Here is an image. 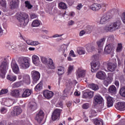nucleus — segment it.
<instances>
[{"label":"nucleus","instance_id":"obj_39","mask_svg":"<svg viewBox=\"0 0 125 125\" xmlns=\"http://www.w3.org/2000/svg\"><path fill=\"white\" fill-rule=\"evenodd\" d=\"M89 86L90 88H91V89H93V90H98V89H99L98 85L94 83L90 84Z\"/></svg>","mask_w":125,"mask_h":125},{"label":"nucleus","instance_id":"obj_14","mask_svg":"<svg viewBox=\"0 0 125 125\" xmlns=\"http://www.w3.org/2000/svg\"><path fill=\"white\" fill-rule=\"evenodd\" d=\"M112 19H113L112 16H103L100 20V23L103 25V24H106L107 22L111 21Z\"/></svg>","mask_w":125,"mask_h":125},{"label":"nucleus","instance_id":"obj_10","mask_svg":"<svg viewBox=\"0 0 125 125\" xmlns=\"http://www.w3.org/2000/svg\"><path fill=\"white\" fill-rule=\"evenodd\" d=\"M43 117H44V113L42 110H40L38 113L36 114L35 120L37 121L38 124H41L42 122Z\"/></svg>","mask_w":125,"mask_h":125},{"label":"nucleus","instance_id":"obj_34","mask_svg":"<svg viewBox=\"0 0 125 125\" xmlns=\"http://www.w3.org/2000/svg\"><path fill=\"white\" fill-rule=\"evenodd\" d=\"M29 109L31 111H35L37 109V103L35 102L32 103L29 106Z\"/></svg>","mask_w":125,"mask_h":125},{"label":"nucleus","instance_id":"obj_43","mask_svg":"<svg viewBox=\"0 0 125 125\" xmlns=\"http://www.w3.org/2000/svg\"><path fill=\"white\" fill-rule=\"evenodd\" d=\"M59 6L60 8H61L62 9H66L67 8V5H66L65 3L62 2L59 3Z\"/></svg>","mask_w":125,"mask_h":125},{"label":"nucleus","instance_id":"obj_60","mask_svg":"<svg viewBox=\"0 0 125 125\" xmlns=\"http://www.w3.org/2000/svg\"><path fill=\"white\" fill-rule=\"evenodd\" d=\"M83 7V5H82V3L79 4L76 7L77 9L78 10H80L81 8Z\"/></svg>","mask_w":125,"mask_h":125},{"label":"nucleus","instance_id":"obj_35","mask_svg":"<svg viewBox=\"0 0 125 125\" xmlns=\"http://www.w3.org/2000/svg\"><path fill=\"white\" fill-rule=\"evenodd\" d=\"M77 53L80 55H83V54H85V50L83 48H78L77 49Z\"/></svg>","mask_w":125,"mask_h":125},{"label":"nucleus","instance_id":"obj_45","mask_svg":"<svg viewBox=\"0 0 125 125\" xmlns=\"http://www.w3.org/2000/svg\"><path fill=\"white\" fill-rule=\"evenodd\" d=\"M123 49V45L122 43H118V45L116 48V52H121Z\"/></svg>","mask_w":125,"mask_h":125},{"label":"nucleus","instance_id":"obj_3","mask_svg":"<svg viewBox=\"0 0 125 125\" xmlns=\"http://www.w3.org/2000/svg\"><path fill=\"white\" fill-rule=\"evenodd\" d=\"M4 60L0 66V76H2V77H4L8 69V62H7L8 59L6 58Z\"/></svg>","mask_w":125,"mask_h":125},{"label":"nucleus","instance_id":"obj_17","mask_svg":"<svg viewBox=\"0 0 125 125\" xmlns=\"http://www.w3.org/2000/svg\"><path fill=\"white\" fill-rule=\"evenodd\" d=\"M96 77L100 80H105L106 79V73L104 71H99L96 74Z\"/></svg>","mask_w":125,"mask_h":125},{"label":"nucleus","instance_id":"obj_40","mask_svg":"<svg viewBox=\"0 0 125 125\" xmlns=\"http://www.w3.org/2000/svg\"><path fill=\"white\" fill-rule=\"evenodd\" d=\"M71 92V87H66L63 90V94L64 95H68Z\"/></svg>","mask_w":125,"mask_h":125},{"label":"nucleus","instance_id":"obj_26","mask_svg":"<svg viewBox=\"0 0 125 125\" xmlns=\"http://www.w3.org/2000/svg\"><path fill=\"white\" fill-rule=\"evenodd\" d=\"M68 45H69L68 44H63L62 45H61L59 49L60 52H62L63 54H64V53L67 51V48L68 47Z\"/></svg>","mask_w":125,"mask_h":125},{"label":"nucleus","instance_id":"obj_41","mask_svg":"<svg viewBox=\"0 0 125 125\" xmlns=\"http://www.w3.org/2000/svg\"><path fill=\"white\" fill-rule=\"evenodd\" d=\"M24 3L25 4V7L28 9H31L33 7V5L31 4V2L29 1H25Z\"/></svg>","mask_w":125,"mask_h":125},{"label":"nucleus","instance_id":"obj_15","mask_svg":"<svg viewBox=\"0 0 125 125\" xmlns=\"http://www.w3.org/2000/svg\"><path fill=\"white\" fill-rule=\"evenodd\" d=\"M91 66L93 71H97L100 68V62L97 61L96 62H92Z\"/></svg>","mask_w":125,"mask_h":125},{"label":"nucleus","instance_id":"obj_48","mask_svg":"<svg viewBox=\"0 0 125 125\" xmlns=\"http://www.w3.org/2000/svg\"><path fill=\"white\" fill-rule=\"evenodd\" d=\"M92 62H96V61H99V56L98 55H94L92 58Z\"/></svg>","mask_w":125,"mask_h":125},{"label":"nucleus","instance_id":"obj_27","mask_svg":"<svg viewBox=\"0 0 125 125\" xmlns=\"http://www.w3.org/2000/svg\"><path fill=\"white\" fill-rule=\"evenodd\" d=\"M101 8V5L98 3H94L91 6V9L93 11H98Z\"/></svg>","mask_w":125,"mask_h":125},{"label":"nucleus","instance_id":"obj_4","mask_svg":"<svg viewBox=\"0 0 125 125\" xmlns=\"http://www.w3.org/2000/svg\"><path fill=\"white\" fill-rule=\"evenodd\" d=\"M104 69L105 71H109V72H114L117 68V63H112V62H104L103 64ZM107 69V70L106 69Z\"/></svg>","mask_w":125,"mask_h":125},{"label":"nucleus","instance_id":"obj_29","mask_svg":"<svg viewBox=\"0 0 125 125\" xmlns=\"http://www.w3.org/2000/svg\"><path fill=\"white\" fill-rule=\"evenodd\" d=\"M26 42L27 43V44H28V45H34V46L39 45V44H40V42L38 41H33L29 40H27Z\"/></svg>","mask_w":125,"mask_h":125},{"label":"nucleus","instance_id":"obj_42","mask_svg":"<svg viewBox=\"0 0 125 125\" xmlns=\"http://www.w3.org/2000/svg\"><path fill=\"white\" fill-rule=\"evenodd\" d=\"M23 82L27 83V84H30V83H31V80H30V76H24L23 78Z\"/></svg>","mask_w":125,"mask_h":125},{"label":"nucleus","instance_id":"obj_16","mask_svg":"<svg viewBox=\"0 0 125 125\" xmlns=\"http://www.w3.org/2000/svg\"><path fill=\"white\" fill-rule=\"evenodd\" d=\"M76 75L77 76V79H80V78H84V76H85V70L79 68L77 71Z\"/></svg>","mask_w":125,"mask_h":125},{"label":"nucleus","instance_id":"obj_38","mask_svg":"<svg viewBox=\"0 0 125 125\" xmlns=\"http://www.w3.org/2000/svg\"><path fill=\"white\" fill-rule=\"evenodd\" d=\"M42 88V82H40L39 83H38L35 87V89L36 91L37 90H41Z\"/></svg>","mask_w":125,"mask_h":125},{"label":"nucleus","instance_id":"obj_50","mask_svg":"<svg viewBox=\"0 0 125 125\" xmlns=\"http://www.w3.org/2000/svg\"><path fill=\"white\" fill-rule=\"evenodd\" d=\"M21 86V82H16L13 84V87H19V86Z\"/></svg>","mask_w":125,"mask_h":125},{"label":"nucleus","instance_id":"obj_54","mask_svg":"<svg viewBox=\"0 0 125 125\" xmlns=\"http://www.w3.org/2000/svg\"><path fill=\"white\" fill-rule=\"evenodd\" d=\"M74 24H75V21L72 20L69 21L67 22V26H68V27H71V26H73Z\"/></svg>","mask_w":125,"mask_h":125},{"label":"nucleus","instance_id":"obj_9","mask_svg":"<svg viewBox=\"0 0 125 125\" xmlns=\"http://www.w3.org/2000/svg\"><path fill=\"white\" fill-rule=\"evenodd\" d=\"M62 110L59 109H56L53 112L52 115V120L53 121H56L60 119V114Z\"/></svg>","mask_w":125,"mask_h":125},{"label":"nucleus","instance_id":"obj_1","mask_svg":"<svg viewBox=\"0 0 125 125\" xmlns=\"http://www.w3.org/2000/svg\"><path fill=\"white\" fill-rule=\"evenodd\" d=\"M122 24L121 20L119 18L117 19L116 22H112L108 25L104 26L101 30L102 33H112L117 31L118 29H120V26Z\"/></svg>","mask_w":125,"mask_h":125},{"label":"nucleus","instance_id":"obj_57","mask_svg":"<svg viewBox=\"0 0 125 125\" xmlns=\"http://www.w3.org/2000/svg\"><path fill=\"white\" fill-rule=\"evenodd\" d=\"M56 107H61V108H63V103H62V102H59L56 104Z\"/></svg>","mask_w":125,"mask_h":125},{"label":"nucleus","instance_id":"obj_36","mask_svg":"<svg viewBox=\"0 0 125 125\" xmlns=\"http://www.w3.org/2000/svg\"><path fill=\"white\" fill-rule=\"evenodd\" d=\"M40 25H41L40 21L38 20H36L32 22L31 26L32 27H39Z\"/></svg>","mask_w":125,"mask_h":125},{"label":"nucleus","instance_id":"obj_24","mask_svg":"<svg viewBox=\"0 0 125 125\" xmlns=\"http://www.w3.org/2000/svg\"><path fill=\"white\" fill-rule=\"evenodd\" d=\"M94 92L93 91H89L83 93V98H92L93 97Z\"/></svg>","mask_w":125,"mask_h":125},{"label":"nucleus","instance_id":"obj_12","mask_svg":"<svg viewBox=\"0 0 125 125\" xmlns=\"http://www.w3.org/2000/svg\"><path fill=\"white\" fill-rule=\"evenodd\" d=\"M11 67L12 68L13 72H14L15 74H19V67L18 66V65H17V63H16V62L15 61V60H12Z\"/></svg>","mask_w":125,"mask_h":125},{"label":"nucleus","instance_id":"obj_6","mask_svg":"<svg viewBox=\"0 0 125 125\" xmlns=\"http://www.w3.org/2000/svg\"><path fill=\"white\" fill-rule=\"evenodd\" d=\"M19 64L21 69H27L28 67H30L29 59L27 58H24L22 60H21Z\"/></svg>","mask_w":125,"mask_h":125},{"label":"nucleus","instance_id":"obj_22","mask_svg":"<svg viewBox=\"0 0 125 125\" xmlns=\"http://www.w3.org/2000/svg\"><path fill=\"white\" fill-rule=\"evenodd\" d=\"M32 94V90L28 89H25L22 94H21V98H26L29 97Z\"/></svg>","mask_w":125,"mask_h":125},{"label":"nucleus","instance_id":"obj_32","mask_svg":"<svg viewBox=\"0 0 125 125\" xmlns=\"http://www.w3.org/2000/svg\"><path fill=\"white\" fill-rule=\"evenodd\" d=\"M112 81H113V77H111L110 78H108L104 81V84L106 86H107L109 85V83H112Z\"/></svg>","mask_w":125,"mask_h":125},{"label":"nucleus","instance_id":"obj_58","mask_svg":"<svg viewBox=\"0 0 125 125\" xmlns=\"http://www.w3.org/2000/svg\"><path fill=\"white\" fill-rule=\"evenodd\" d=\"M83 109H88L89 108V104H84L83 105Z\"/></svg>","mask_w":125,"mask_h":125},{"label":"nucleus","instance_id":"obj_64","mask_svg":"<svg viewBox=\"0 0 125 125\" xmlns=\"http://www.w3.org/2000/svg\"><path fill=\"white\" fill-rule=\"evenodd\" d=\"M109 39L111 41H114V40L115 39V38L114 37V35H111L109 36Z\"/></svg>","mask_w":125,"mask_h":125},{"label":"nucleus","instance_id":"obj_25","mask_svg":"<svg viewBox=\"0 0 125 125\" xmlns=\"http://www.w3.org/2000/svg\"><path fill=\"white\" fill-rule=\"evenodd\" d=\"M86 49L88 52H93L95 51V46L93 44H88L86 47Z\"/></svg>","mask_w":125,"mask_h":125},{"label":"nucleus","instance_id":"obj_33","mask_svg":"<svg viewBox=\"0 0 125 125\" xmlns=\"http://www.w3.org/2000/svg\"><path fill=\"white\" fill-rule=\"evenodd\" d=\"M57 73L59 76H61V75H63V74L65 73V70L64 67H58Z\"/></svg>","mask_w":125,"mask_h":125},{"label":"nucleus","instance_id":"obj_31","mask_svg":"<svg viewBox=\"0 0 125 125\" xmlns=\"http://www.w3.org/2000/svg\"><path fill=\"white\" fill-rule=\"evenodd\" d=\"M108 91L110 93H112L113 94H115L116 92H117V88L115 85H111L109 87Z\"/></svg>","mask_w":125,"mask_h":125},{"label":"nucleus","instance_id":"obj_8","mask_svg":"<svg viewBox=\"0 0 125 125\" xmlns=\"http://www.w3.org/2000/svg\"><path fill=\"white\" fill-rule=\"evenodd\" d=\"M21 91H22V90L21 89H16L12 90L10 94L11 96H13V97H15L16 98H22V94L21 93Z\"/></svg>","mask_w":125,"mask_h":125},{"label":"nucleus","instance_id":"obj_52","mask_svg":"<svg viewBox=\"0 0 125 125\" xmlns=\"http://www.w3.org/2000/svg\"><path fill=\"white\" fill-rule=\"evenodd\" d=\"M8 92L7 89H2L0 92V95H2V94H5Z\"/></svg>","mask_w":125,"mask_h":125},{"label":"nucleus","instance_id":"obj_19","mask_svg":"<svg viewBox=\"0 0 125 125\" xmlns=\"http://www.w3.org/2000/svg\"><path fill=\"white\" fill-rule=\"evenodd\" d=\"M105 41H106V38L104 37L97 41L96 43L98 47L99 48H103Z\"/></svg>","mask_w":125,"mask_h":125},{"label":"nucleus","instance_id":"obj_46","mask_svg":"<svg viewBox=\"0 0 125 125\" xmlns=\"http://www.w3.org/2000/svg\"><path fill=\"white\" fill-rule=\"evenodd\" d=\"M120 94L122 96H123V97H125V86L120 89Z\"/></svg>","mask_w":125,"mask_h":125},{"label":"nucleus","instance_id":"obj_13","mask_svg":"<svg viewBox=\"0 0 125 125\" xmlns=\"http://www.w3.org/2000/svg\"><path fill=\"white\" fill-rule=\"evenodd\" d=\"M31 75L32 78L33 79L34 82H38L40 80V78H41V75L40 74V72L38 71H36L35 70L31 72Z\"/></svg>","mask_w":125,"mask_h":125},{"label":"nucleus","instance_id":"obj_23","mask_svg":"<svg viewBox=\"0 0 125 125\" xmlns=\"http://www.w3.org/2000/svg\"><path fill=\"white\" fill-rule=\"evenodd\" d=\"M32 58L33 64H35L36 66H39L41 62H40L39 57L37 55H33Z\"/></svg>","mask_w":125,"mask_h":125},{"label":"nucleus","instance_id":"obj_56","mask_svg":"<svg viewBox=\"0 0 125 125\" xmlns=\"http://www.w3.org/2000/svg\"><path fill=\"white\" fill-rule=\"evenodd\" d=\"M0 112L2 114H5L7 112V109L4 107H2L0 109Z\"/></svg>","mask_w":125,"mask_h":125},{"label":"nucleus","instance_id":"obj_55","mask_svg":"<svg viewBox=\"0 0 125 125\" xmlns=\"http://www.w3.org/2000/svg\"><path fill=\"white\" fill-rule=\"evenodd\" d=\"M17 15L18 16H28V14L23 12H21V13H17Z\"/></svg>","mask_w":125,"mask_h":125},{"label":"nucleus","instance_id":"obj_30","mask_svg":"<svg viewBox=\"0 0 125 125\" xmlns=\"http://www.w3.org/2000/svg\"><path fill=\"white\" fill-rule=\"evenodd\" d=\"M107 107H112L113 106V98L108 96L107 97Z\"/></svg>","mask_w":125,"mask_h":125},{"label":"nucleus","instance_id":"obj_7","mask_svg":"<svg viewBox=\"0 0 125 125\" xmlns=\"http://www.w3.org/2000/svg\"><path fill=\"white\" fill-rule=\"evenodd\" d=\"M103 102H104V100L100 95H96L94 97V106H96V105H98V104H102Z\"/></svg>","mask_w":125,"mask_h":125},{"label":"nucleus","instance_id":"obj_37","mask_svg":"<svg viewBox=\"0 0 125 125\" xmlns=\"http://www.w3.org/2000/svg\"><path fill=\"white\" fill-rule=\"evenodd\" d=\"M7 79L11 82H15V81H16L17 77L14 75H8L7 76Z\"/></svg>","mask_w":125,"mask_h":125},{"label":"nucleus","instance_id":"obj_2","mask_svg":"<svg viewBox=\"0 0 125 125\" xmlns=\"http://www.w3.org/2000/svg\"><path fill=\"white\" fill-rule=\"evenodd\" d=\"M16 18L19 22L18 26L21 28H25L27 24L29 23V17L28 16H16Z\"/></svg>","mask_w":125,"mask_h":125},{"label":"nucleus","instance_id":"obj_18","mask_svg":"<svg viewBox=\"0 0 125 125\" xmlns=\"http://www.w3.org/2000/svg\"><path fill=\"white\" fill-rule=\"evenodd\" d=\"M43 96L47 99H50L53 96V92L47 90L44 91Z\"/></svg>","mask_w":125,"mask_h":125},{"label":"nucleus","instance_id":"obj_47","mask_svg":"<svg viewBox=\"0 0 125 125\" xmlns=\"http://www.w3.org/2000/svg\"><path fill=\"white\" fill-rule=\"evenodd\" d=\"M90 114L91 115V118H93V117H96V115H97L96 114V111H95L94 109H91Z\"/></svg>","mask_w":125,"mask_h":125},{"label":"nucleus","instance_id":"obj_63","mask_svg":"<svg viewBox=\"0 0 125 125\" xmlns=\"http://www.w3.org/2000/svg\"><path fill=\"white\" fill-rule=\"evenodd\" d=\"M62 36H63V34H61V35L56 34L53 35L52 38H59L60 37H62Z\"/></svg>","mask_w":125,"mask_h":125},{"label":"nucleus","instance_id":"obj_28","mask_svg":"<svg viewBox=\"0 0 125 125\" xmlns=\"http://www.w3.org/2000/svg\"><path fill=\"white\" fill-rule=\"evenodd\" d=\"M19 4V0H12L10 3L11 8H16Z\"/></svg>","mask_w":125,"mask_h":125},{"label":"nucleus","instance_id":"obj_11","mask_svg":"<svg viewBox=\"0 0 125 125\" xmlns=\"http://www.w3.org/2000/svg\"><path fill=\"white\" fill-rule=\"evenodd\" d=\"M21 113H22V109L19 106H15L13 110L11 112V115L13 117H17V116H19Z\"/></svg>","mask_w":125,"mask_h":125},{"label":"nucleus","instance_id":"obj_5","mask_svg":"<svg viewBox=\"0 0 125 125\" xmlns=\"http://www.w3.org/2000/svg\"><path fill=\"white\" fill-rule=\"evenodd\" d=\"M41 61L45 65H47L49 69H54L55 66H54V63H53V61L52 59H49L48 62L47 63V59L44 57H41Z\"/></svg>","mask_w":125,"mask_h":125},{"label":"nucleus","instance_id":"obj_49","mask_svg":"<svg viewBox=\"0 0 125 125\" xmlns=\"http://www.w3.org/2000/svg\"><path fill=\"white\" fill-rule=\"evenodd\" d=\"M85 30L88 34L89 33H91V31H92V28L90 26H87L85 27Z\"/></svg>","mask_w":125,"mask_h":125},{"label":"nucleus","instance_id":"obj_61","mask_svg":"<svg viewBox=\"0 0 125 125\" xmlns=\"http://www.w3.org/2000/svg\"><path fill=\"white\" fill-rule=\"evenodd\" d=\"M84 34H85V31L84 30H82L79 33V36H80V37H82V36H83Z\"/></svg>","mask_w":125,"mask_h":125},{"label":"nucleus","instance_id":"obj_62","mask_svg":"<svg viewBox=\"0 0 125 125\" xmlns=\"http://www.w3.org/2000/svg\"><path fill=\"white\" fill-rule=\"evenodd\" d=\"M69 54L70 56H72V57H76V55H75V53H74V51L73 50L70 51Z\"/></svg>","mask_w":125,"mask_h":125},{"label":"nucleus","instance_id":"obj_20","mask_svg":"<svg viewBox=\"0 0 125 125\" xmlns=\"http://www.w3.org/2000/svg\"><path fill=\"white\" fill-rule=\"evenodd\" d=\"M116 109L119 111H124L125 110V102H119L117 104Z\"/></svg>","mask_w":125,"mask_h":125},{"label":"nucleus","instance_id":"obj_44","mask_svg":"<svg viewBox=\"0 0 125 125\" xmlns=\"http://www.w3.org/2000/svg\"><path fill=\"white\" fill-rule=\"evenodd\" d=\"M94 124L96 125H103V122L101 120L96 119L94 120Z\"/></svg>","mask_w":125,"mask_h":125},{"label":"nucleus","instance_id":"obj_59","mask_svg":"<svg viewBox=\"0 0 125 125\" xmlns=\"http://www.w3.org/2000/svg\"><path fill=\"white\" fill-rule=\"evenodd\" d=\"M101 104V105L100 107V109H101V110H105V109H106V105H104L103 103Z\"/></svg>","mask_w":125,"mask_h":125},{"label":"nucleus","instance_id":"obj_21","mask_svg":"<svg viewBox=\"0 0 125 125\" xmlns=\"http://www.w3.org/2000/svg\"><path fill=\"white\" fill-rule=\"evenodd\" d=\"M112 49H113V45L112 44H108L106 45L104 48V53L105 54H110L111 53V51H112Z\"/></svg>","mask_w":125,"mask_h":125},{"label":"nucleus","instance_id":"obj_51","mask_svg":"<svg viewBox=\"0 0 125 125\" xmlns=\"http://www.w3.org/2000/svg\"><path fill=\"white\" fill-rule=\"evenodd\" d=\"M119 11H120V9H119L114 8V9L112 10V11H111V14L112 15H116V14L117 13V12H119Z\"/></svg>","mask_w":125,"mask_h":125},{"label":"nucleus","instance_id":"obj_53","mask_svg":"<svg viewBox=\"0 0 125 125\" xmlns=\"http://www.w3.org/2000/svg\"><path fill=\"white\" fill-rule=\"evenodd\" d=\"M74 70V66L70 65L69 67H68V71H67V74L68 75H70L71 73H72V71Z\"/></svg>","mask_w":125,"mask_h":125}]
</instances>
